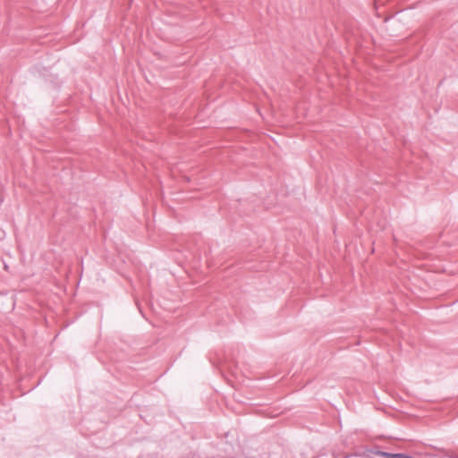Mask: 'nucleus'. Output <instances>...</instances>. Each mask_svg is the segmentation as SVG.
I'll list each match as a JSON object with an SVG mask.
<instances>
[{
	"mask_svg": "<svg viewBox=\"0 0 458 458\" xmlns=\"http://www.w3.org/2000/svg\"><path fill=\"white\" fill-rule=\"evenodd\" d=\"M370 453L376 456H380V457H385V458H393V454L392 453H387V452H384V451H379V450H371Z\"/></svg>",
	"mask_w": 458,
	"mask_h": 458,
	"instance_id": "obj_1",
	"label": "nucleus"
},
{
	"mask_svg": "<svg viewBox=\"0 0 458 458\" xmlns=\"http://www.w3.org/2000/svg\"><path fill=\"white\" fill-rule=\"evenodd\" d=\"M393 458H412L405 454H394Z\"/></svg>",
	"mask_w": 458,
	"mask_h": 458,
	"instance_id": "obj_2",
	"label": "nucleus"
}]
</instances>
